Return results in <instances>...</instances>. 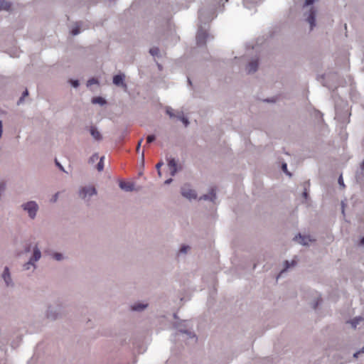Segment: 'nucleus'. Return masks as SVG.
Segmentation results:
<instances>
[{
    "mask_svg": "<svg viewBox=\"0 0 364 364\" xmlns=\"http://www.w3.org/2000/svg\"><path fill=\"white\" fill-rule=\"evenodd\" d=\"M23 207L25 210L28 211L29 216L31 218H33L36 216L38 210V205L35 202H28L27 203L24 204Z\"/></svg>",
    "mask_w": 364,
    "mask_h": 364,
    "instance_id": "f257e3e1",
    "label": "nucleus"
},
{
    "mask_svg": "<svg viewBox=\"0 0 364 364\" xmlns=\"http://www.w3.org/2000/svg\"><path fill=\"white\" fill-rule=\"evenodd\" d=\"M208 38V33L205 31L203 29H199L196 34V41L198 45H204L205 44L206 39Z\"/></svg>",
    "mask_w": 364,
    "mask_h": 364,
    "instance_id": "f03ea898",
    "label": "nucleus"
},
{
    "mask_svg": "<svg viewBox=\"0 0 364 364\" xmlns=\"http://www.w3.org/2000/svg\"><path fill=\"white\" fill-rule=\"evenodd\" d=\"M181 194L188 199L196 198V192L193 190L190 189L186 185L181 188Z\"/></svg>",
    "mask_w": 364,
    "mask_h": 364,
    "instance_id": "7ed1b4c3",
    "label": "nucleus"
},
{
    "mask_svg": "<svg viewBox=\"0 0 364 364\" xmlns=\"http://www.w3.org/2000/svg\"><path fill=\"white\" fill-rule=\"evenodd\" d=\"M96 194V190L93 186L83 188L80 192V196L85 198L87 196H91Z\"/></svg>",
    "mask_w": 364,
    "mask_h": 364,
    "instance_id": "20e7f679",
    "label": "nucleus"
},
{
    "mask_svg": "<svg viewBox=\"0 0 364 364\" xmlns=\"http://www.w3.org/2000/svg\"><path fill=\"white\" fill-rule=\"evenodd\" d=\"M124 75H116L113 77V83L117 86H122L126 90L127 89V85L124 82Z\"/></svg>",
    "mask_w": 364,
    "mask_h": 364,
    "instance_id": "39448f33",
    "label": "nucleus"
},
{
    "mask_svg": "<svg viewBox=\"0 0 364 364\" xmlns=\"http://www.w3.org/2000/svg\"><path fill=\"white\" fill-rule=\"evenodd\" d=\"M41 252L38 248H36L33 252V257L31 258V261L26 263L24 267L25 269H29L30 265H32V262H36L38 261L41 257Z\"/></svg>",
    "mask_w": 364,
    "mask_h": 364,
    "instance_id": "423d86ee",
    "label": "nucleus"
},
{
    "mask_svg": "<svg viewBox=\"0 0 364 364\" xmlns=\"http://www.w3.org/2000/svg\"><path fill=\"white\" fill-rule=\"evenodd\" d=\"M119 187L126 191H132L134 190V183L132 182L121 181Z\"/></svg>",
    "mask_w": 364,
    "mask_h": 364,
    "instance_id": "0eeeda50",
    "label": "nucleus"
},
{
    "mask_svg": "<svg viewBox=\"0 0 364 364\" xmlns=\"http://www.w3.org/2000/svg\"><path fill=\"white\" fill-rule=\"evenodd\" d=\"M257 68H258V60H252V61L250 62V63L248 64V65L247 67V73H255L257 70Z\"/></svg>",
    "mask_w": 364,
    "mask_h": 364,
    "instance_id": "6e6552de",
    "label": "nucleus"
},
{
    "mask_svg": "<svg viewBox=\"0 0 364 364\" xmlns=\"http://www.w3.org/2000/svg\"><path fill=\"white\" fill-rule=\"evenodd\" d=\"M315 16H316L315 11L314 10V9H311L310 10L309 15L307 18V21L310 23V26H311V30L313 29V28L315 26V21H316Z\"/></svg>",
    "mask_w": 364,
    "mask_h": 364,
    "instance_id": "1a4fd4ad",
    "label": "nucleus"
},
{
    "mask_svg": "<svg viewBox=\"0 0 364 364\" xmlns=\"http://www.w3.org/2000/svg\"><path fill=\"white\" fill-rule=\"evenodd\" d=\"M168 166L171 172V176H174L177 172V164L176 161L172 159L168 161Z\"/></svg>",
    "mask_w": 364,
    "mask_h": 364,
    "instance_id": "9d476101",
    "label": "nucleus"
},
{
    "mask_svg": "<svg viewBox=\"0 0 364 364\" xmlns=\"http://www.w3.org/2000/svg\"><path fill=\"white\" fill-rule=\"evenodd\" d=\"M294 240L304 245H308L309 242L311 241L309 237L301 236L300 234L298 236H296Z\"/></svg>",
    "mask_w": 364,
    "mask_h": 364,
    "instance_id": "9b49d317",
    "label": "nucleus"
},
{
    "mask_svg": "<svg viewBox=\"0 0 364 364\" xmlns=\"http://www.w3.org/2000/svg\"><path fill=\"white\" fill-rule=\"evenodd\" d=\"M90 134L95 140L100 141L102 139V136L100 132L94 127L90 128Z\"/></svg>",
    "mask_w": 364,
    "mask_h": 364,
    "instance_id": "f8f14e48",
    "label": "nucleus"
},
{
    "mask_svg": "<svg viewBox=\"0 0 364 364\" xmlns=\"http://www.w3.org/2000/svg\"><path fill=\"white\" fill-rule=\"evenodd\" d=\"M3 278L6 284V285L9 286L11 279V277H10L9 269L8 267H6L4 271Z\"/></svg>",
    "mask_w": 364,
    "mask_h": 364,
    "instance_id": "ddd939ff",
    "label": "nucleus"
},
{
    "mask_svg": "<svg viewBox=\"0 0 364 364\" xmlns=\"http://www.w3.org/2000/svg\"><path fill=\"white\" fill-rule=\"evenodd\" d=\"M11 3L6 0H0V10L9 11L11 9Z\"/></svg>",
    "mask_w": 364,
    "mask_h": 364,
    "instance_id": "4468645a",
    "label": "nucleus"
},
{
    "mask_svg": "<svg viewBox=\"0 0 364 364\" xmlns=\"http://www.w3.org/2000/svg\"><path fill=\"white\" fill-rule=\"evenodd\" d=\"M201 198L205 200H210L211 201H214L216 198L215 190L212 188L209 195H204Z\"/></svg>",
    "mask_w": 364,
    "mask_h": 364,
    "instance_id": "2eb2a0df",
    "label": "nucleus"
},
{
    "mask_svg": "<svg viewBox=\"0 0 364 364\" xmlns=\"http://www.w3.org/2000/svg\"><path fill=\"white\" fill-rule=\"evenodd\" d=\"M177 119L181 120L185 127H187L189 124L188 120L187 118L184 117L182 112H178L177 113Z\"/></svg>",
    "mask_w": 364,
    "mask_h": 364,
    "instance_id": "dca6fc26",
    "label": "nucleus"
},
{
    "mask_svg": "<svg viewBox=\"0 0 364 364\" xmlns=\"http://www.w3.org/2000/svg\"><path fill=\"white\" fill-rule=\"evenodd\" d=\"M92 102L93 104H100L101 105H103L106 103V101L101 97H96L92 98Z\"/></svg>",
    "mask_w": 364,
    "mask_h": 364,
    "instance_id": "f3484780",
    "label": "nucleus"
},
{
    "mask_svg": "<svg viewBox=\"0 0 364 364\" xmlns=\"http://www.w3.org/2000/svg\"><path fill=\"white\" fill-rule=\"evenodd\" d=\"M363 321V318L361 317L355 318L353 320L350 321V323L353 326V328H356V326L358 324L359 321Z\"/></svg>",
    "mask_w": 364,
    "mask_h": 364,
    "instance_id": "a211bd4d",
    "label": "nucleus"
},
{
    "mask_svg": "<svg viewBox=\"0 0 364 364\" xmlns=\"http://www.w3.org/2000/svg\"><path fill=\"white\" fill-rule=\"evenodd\" d=\"M166 114L171 117V118H173V117H176L177 118V114H175L174 112H173V109H171V107H168L166 109Z\"/></svg>",
    "mask_w": 364,
    "mask_h": 364,
    "instance_id": "6ab92c4d",
    "label": "nucleus"
},
{
    "mask_svg": "<svg viewBox=\"0 0 364 364\" xmlns=\"http://www.w3.org/2000/svg\"><path fill=\"white\" fill-rule=\"evenodd\" d=\"M146 306H147V304H146V305L135 304L134 306H132V310H134V311H141Z\"/></svg>",
    "mask_w": 364,
    "mask_h": 364,
    "instance_id": "aec40b11",
    "label": "nucleus"
},
{
    "mask_svg": "<svg viewBox=\"0 0 364 364\" xmlns=\"http://www.w3.org/2000/svg\"><path fill=\"white\" fill-rule=\"evenodd\" d=\"M149 53L153 56L157 55L159 53V49L157 47L151 48Z\"/></svg>",
    "mask_w": 364,
    "mask_h": 364,
    "instance_id": "412c9836",
    "label": "nucleus"
},
{
    "mask_svg": "<svg viewBox=\"0 0 364 364\" xmlns=\"http://www.w3.org/2000/svg\"><path fill=\"white\" fill-rule=\"evenodd\" d=\"M103 159H104V157H101L100 158V161H99V163L97 164V168L99 171H101L103 170L104 168V164H103Z\"/></svg>",
    "mask_w": 364,
    "mask_h": 364,
    "instance_id": "4be33fe9",
    "label": "nucleus"
},
{
    "mask_svg": "<svg viewBox=\"0 0 364 364\" xmlns=\"http://www.w3.org/2000/svg\"><path fill=\"white\" fill-rule=\"evenodd\" d=\"M155 140V136L154 135H149L146 138V143L149 144L151 143Z\"/></svg>",
    "mask_w": 364,
    "mask_h": 364,
    "instance_id": "5701e85b",
    "label": "nucleus"
},
{
    "mask_svg": "<svg viewBox=\"0 0 364 364\" xmlns=\"http://www.w3.org/2000/svg\"><path fill=\"white\" fill-rule=\"evenodd\" d=\"M96 83H97V80L94 78H92L87 81V85L89 87V86H90L93 84H96Z\"/></svg>",
    "mask_w": 364,
    "mask_h": 364,
    "instance_id": "b1692460",
    "label": "nucleus"
},
{
    "mask_svg": "<svg viewBox=\"0 0 364 364\" xmlns=\"http://www.w3.org/2000/svg\"><path fill=\"white\" fill-rule=\"evenodd\" d=\"M53 258L56 260H60L63 258V255L60 253H55L53 255Z\"/></svg>",
    "mask_w": 364,
    "mask_h": 364,
    "instance_id": "393cba45",
    "label": "nucleus"
},
{
    "mask_svg": "<svg viewBox=\"0 0 364 364\" xmlns=\"http://www.w3.org/2000/svg\"><path fill=\"white\" fill-rule=\"evenodd\" d=\"M282 168L284 172H285L287 174L291 176V173H289L288 171H287V164H283L282 166Z\"/></svg>",
    "mask_w": 364,
    "mask_h": 364,
    "instance_id": "a878e982",
    "label": "nucleus"
},
{
    "mask_svg": "<svg viewBox=\"0 0 364 364\" xmlns=\"http://www.w3.org/2000/svg\"><path fill=\"white\" fill-rule=\"evenodd\" d=\"M189 249V246H182L181 248L180 249V252L181 253H186L187 252V250Z\"/></svg>",
    "mask_w": 364,
    "mask_h": 364,
    "instance_id": "bb28decb",
    "label": "nucleus"
},
{
    "mask_svg": "<svg viewBox=\"0 0 364 364\" xmlns=\"http://www.w3.org/2000/svg\"><path fill=\"white\" fill-rule=\"evenodd\" d=\"M80 33V28L78 27H75L72 30V34L73 36L77 35Z\"/></svg>",
    "mask_w": 364,
    "mask_h": 364,
    "instance_id": "cd10ccee",
    "label": "nucleus"
},
{
    "mask_svg": "<svg viewBox=\"0 0 364 364\" xmlns=\"http://www.w3.org/2000/svg\"><path fill=\"white\" fill-rule=\"evenodd\" d=\"M99 156L97 154H93L91 157H90V161H92V163H94L95 161H97L98 159Z\"/></svg>",
    "mask_w": 364,
    "mask_h": 364,
    "instance_id": "c85d7f7f",
    "label": "nucleus"
},
{
    "mask_svg": "<svg viewBox=\"0 0 364 364\" xmlns=\"http://www.w3.org/2000/svg\"><path fill=\"white\" fill-rule=\"evenodd\" d=\"M163 165V163L162 162H159L156 165V168L158 171V173L159 176H161V171H160V167Z\"/></svg>",
    "mask_w": 364,
    "mask_h": 364,
    "instance_id": "c756f323",
    "label": "nucleus"
},
{
    "mask_svg": "<svg viewBox=\"0 0 364 364\" xmlns=\"http://www.w3.org/2000/svg\"><path fill=\"white\" fill-rule=\"evenodd\" d=\"M338 183L342 188L345 187L342 176H341L338 178Z\"/></svg>",
    "mask_w": 364,
    "mask_h": 364,
    "instance_id": "7c9ffc66",
    "label": "nucleus"
},
{
    "mask_svg": "<svg viewBox=\"0 0 364 364\" xmlns=\"http://www.w3.org/2000/svg\"><path fill=\"white\" fill-rule=\"evenodd\" d=\"M70 82L74 87H77L79 85L77 80H70Z\"/></svg>",
    "mask_w": 364,
    "mask_h": 364,
    "instance_id": "2f4dec72",
    "label": "nucleus"
},
{
    "mask_svg": "<svg viewBox=\"0 0 364 364\" xmlns=\"http://www.w3.org/2000/svg\"><path fill=\"white\" fill-rule=\"evenodd\" d=\"M28 95V92L27 90H25V92L23 93V96L20 98L19 102H22L23 98Z\"/></svg>",
    "mask_w": 364,
    "mask_h": 364,
    "instance_id": "473e14b6",
    "label": "nucleus"
},
{
    "mask_svg": "<svg viewBox=\"0 0 364 364\" xmlns=\"http://www.w3.org/2000/svg\"><path fill=\"white\" fill-rule=\"evenodd\" d=\"M360 353H364V346L362 348V349H361V350H360V351H358V352L355 353L353 354V356H354L355 358H358V354H360Z\"/></svg>",
    "mask_w": 364,
    "mask_h": 364,
    "instance_id": "72a5a7b5",
    "label": "nucleus"
},
{
    "mask_svg": "<svg viewBox=\"0 0 364 364\" xmlns=\"http://www.w3.org/2000/svg\"><path fill=\"white\" fill-rule=\"evenodd\" d=\"M315 0H306L305 1V5L306 6H309V5H311L314 3Z\"/></svg>",
    "mask_w": 364,
    "mask_h": 364,
    "instance_id": "f704fd0d",
    "label": "nucleus"
},
{
    "mask_svg": "<svg viewBox=\"0 0 364 364\" xmlns=\"http://www.w3.org/2000/svg\"><path fill=\"white\" fill-rule=\"evenodd\" d=\"M55 164L59 167L60 170L64 171L63 167L61 166V164L55 159Z\"/></svg>",
    "mask_w": 364,
    "mask_h": 364,
    "instance_id": "c9c22d12",
    "label": "nucleus"
},
{
    "mask_svg": "<svg viewBox=\"0 0 364 364\" xmlns=\"http://www.w3.org/2000/svg\"><path fill=\"white\" fill-rule=\"evenodd\" d=\"M2 132H3V125H2V122L0 120V137L1 136Z\"/></svg>",
    "mask_w": 364,
    "mask_h": 364,
    "instance_id": "e433bc0d",
    "label": "nucleus"
},
{
    "mask_svg": "<svg viewBox=\"0 0 364 364\" xmlns=\"http://www.w3.org/2000/svg\"><path fill=\"white\" fill-rule=\"evenodd\" d=\"M5 189V184L4 183H0V192L1 191H4Z\"/></svg>",
    "mask_w": 364,
    "mask_h": 364,
    "instance_id": "4c0bfd02",
    "label": "nucleus"
},
{
    "mask_svg": "<svg viewBox=\"0 0 364 364\" xmlns=\"http://www.w3.org/2000/svg\"><path fill=\"white\" fill-rule=\"evenodd\" d=\"M321 301V299H319L316 301V304L314 305V306H313V307H314V309H316V308L317 307V306L318 305V304H319V302H320Z\"/></svg>",
    "mask_w": 364,
    "mask_h": 364,
    "instance_id": "58836bf2",
    "label": "nucleus"
},
{
    "mask_svg": "<svg viewBox=\"0 0 364 364\" xmlns=\"http://www.w3.org/2000/svg\"><path fill=\"white\" fill-rule=\"evenodd\" d=\"M141 141H142V139H141V140L139 141V143H138V146H137V148H136L137 151H139V147H140V145H141Z\"/></svg>",
    "mask_w": 364,
    "mask_h": 364,
    "instance_id": "ea45409f",
    "label": "nucleus"
},
{
    "mask_svg": "<svg viewBox=\"0 0 364 364\" xmlns=\"http://www.w3.org/2000/svg\"><path fill=\"white\" fill-rule=\"evenodd\" d=\"M171 181H172V179H171V178H169V179H167V180L165 181V183H166V184H169Z\"/></svg>",
    "mask_w": 364,
    "mask_h": 364,
    "instance_id": "a19ab883",
    "label": "nucleus"
},
{
    "mask_svg": "<svg viewBox=\"0 0 364 364\" xmlns=\"http://www.w3.org/2000/svg\"><path fill=\"white\" fill-rule=\"evenodd\" d=\"M57 198H58V193L54 196V198H53V202L56 201Z\"/></svg>",
    "mask_w": 364,
    "mask_h": 364,
    "instance_id": "79ce46f5",
    "label": "nucleus"
},
{
    "mask_svg": "<svg viewBox=\"0 0 364 364\" xmlns=\"http://www.w3.org/2000/svg\"><path fill=\"white\" fill-rule=\"evenodd\" d=\"M285 264H286V269L289 268V262H288V261H286V262H285Z\"/></svg>",
    "mask_w": 364,
    "mask_h": 364,
    "instance_id": "37998d69",
    "label": "nucleus"
},
{
    "mask_svg": "<svg viewBox=\"0 0 364 364\" xmlns=\"http://www.w3.org/2000/svg\"><path fill=\"white\" fill-rule=\"evenodd\" d=\"M360 244L364 245V237L361 239Z\"/></svg>",
    "mask_w": 364,
    "mask_h": 364,
    "instance_id": "c03bdc74",
    "label": "nucleus"
},
{
    "mask_svg": "<svg viewBox=\"0 0 364 364\" xmlns=\"http://www.w3.org/2000/svg\"><path fill=\"white\" fill-rule=\"evenodd\" d=\"M303 195L305 198L307 197V193L306 191L304 192Z\"/></svg>",
    "mask_w": 364,
    "mask_h": 364,
    "instance_id": "a18cd8bd",
    "label": "nucleus"
},
{
    "mask_svg": "<svg viewBox=\"0 0 364 364\" xmlns=\"http://www.w3.org/2000/svg\"><path fill=\"white\" fill-rule=\"evenodd\" d=\"M181 332H183V331H181ZM183 333H188L187 331H184Z\"/></svg>",
    "mask_w": 364,
    "mask_h": 364,
    "instance_id": "49530a36",
    "label": "nucleus"
},
{
    "mask_svg": "<svg viewBox=\"0 0 364 364\" xmlns=\"http://www.w3.org/2000/svg\"><path fill=\"white\" fill-rule=\"evenodd\" d=\"M294 264H295L294 260H292V265H294Z\"/></svg>",
    "mask_w": 364,
    "mask_h": 364,
    "instance_id": "de8ad7c7",
    "label": "nucleus"
}]
</instances>
